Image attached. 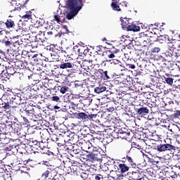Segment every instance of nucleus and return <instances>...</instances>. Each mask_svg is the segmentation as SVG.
<instances>
[{
    "instance_id": "nucleus-16",
    "label": "nucleus",
    "mask_w": 180,
    "mask_h": 180,
    "mask_svg": "<svg viewBox=\"0 0 180 180\" xmlns=\"http://www.w3.org/2000/svg\"><path fill=\"white\" fill-rule=\"evenodd\" d=\"M2 109H4V110H6V112H9V110H11V108H12V104L11 103V101H4V103H2Z\"/></svg>"
},
{
    "instance_id": "nucleus-1",
    "label": "nucleus",
    "mask_w": 180,
    "mask_h": 180,
    "mask_svg": "<svg viewBox=\"0 0 180 180\" xmlns=\"http://www.w3.org/2000/svg\"><path fill=\"white\" fill-rule=\"evenodd\" d=\"M66 6L69 9H70V13H68L66 15L68 20H71L74 16L78 15V12L82 9V0H68L66 2Z\"/></svg>"
},
{
    "instance_id": "nucleus-58",
    "label": "nucleus",
    "mask_w": 180,
    "mask_h": 180,
    "mask_svg": "<svg viewBox=\"0 0 180 180\" xmlns=\"http://www.w3.org/2000/svg\"><path fill=\"white\" fill-rule=\"evenodd\" d=\"M175 117H179L180 116V111H177L176 112L174 113Z\"/></svg>"
},
{
    "instance_id": "nucleus-28",
    "label": "nucleus",
    "mask_w": 180,
    "mask_h": 180,
    "mask_svg": "<svg viewBox=\"0 0 180 180\" xmlns=\"http://www.w3.org/2000/svg\"><path fill=\"white\" fill-rule=\"evenodd\" d=\"M146 36H147V37H154L155 39H157V33L155 32H150L148 30H147V32H146Z\"/></svg>"
},
{
    "instance_id": "nucleus-48",
    "label": "nucleus",
    "mask_w": 180,
    "mask_h": 180,
    "mask_svg": "<svg viewBox=\"0 0 180 180\" xmlns=\"http://www.w3.org/2000/svg\"><path fill=\"white\" fill-rule=\"evenodd\" d=\"M52 100L54 101V102H60V97L57 96H53Z\"/></svg>"
},
{
    "instance_id": "nucleus-23",
    "label": "nucleus",
    "mask_w": 180,
    "mask_h": 180,
    "mask_svg": "<svg viewBox=\"0 0 180 180\" xmlns=\"http://www.w3.org/2000/svg\"><path fill=\"white\" fill-rule=\"evenodd\" d=\"M65 147L68 151H70V153H72V151H74V148H75V145L74 146V144H71V143L68 142L66 143Z\"/></svg>"
},
{
    "instance_id": "nucleus-55",
    "label": "nucleus",
    "mask_w": 180,
    "mask_h": 180,
    "mask_svg": "<svg viewBox=\"0 0 180 180\" xmlns=\"http://www.w3.org/2000/svg\"><path fill=\"white\" fill-rule=\"evenodd\" d=\"M25 19H32V15L29 14H26L23 16Z\"/></svg>"
},
{
    "instance_id": "nucleus-50",
    "label": "nucleus",
    "mask_w": 180,
    "mask_h": 180,
    "mask_svg": "<svg viewBox=\"0 0 180 180\" xmlns=\"http://www.w3.org/2000/svg\"><path fill=\"white\" fill-rule=\"evenodd\" d=\"M108 57L110 60H113V58H116V56H115L114 53H112L108 55Z\"/></svg>"
},
{
    "instance_id": "nucleus-6",
    "label": "nucleus",
    "mask_w": 180,
    "mask_h": 180,
    "mask_svg": "<svg viewBox=\"0 0 180 180\" xmlns=\"http://www.w3.org/2000/svg\"><path fill=\"white\" fill-rule=\"evenodd\" d=\"M12 108H17L18 105H22V98L19 96L12 97V101H10Z\"/></svg>"
},
{
    "instance_id": "nucleus-64",
    "label": "nucleus",
    "mask_w": 180,
    "mask_h": 180,
    "mask_svg": "<svg viewBox=\"0 0 180 180\" xmlns=\"http://www.w3.org/2000/svg\"><path fill=\"white\" fill-rule=\"evenodd\" d=\"M51 180H58V179H57V177L55 176L52 179H51Z\"/></svg>"
},
{
    "instance_id": "nucleus-33",
    "label": "nucleus",
    "mask_w": 180,
    "mask_h": 180,
    "mask_svg": "<svg viewBox=\"0 0 180 180\" xmlns=\"http://www.w3.org/2000/svg\"><path fill=\"white\" fill-rule=\"evenodd\" d=\"M106 62L112 64V65H116V64H119L120 63L117 59L106 60Z\"/></svg>"
},
{
    "instance_id": "nucleus-35",
    "label": "nucleus",
    "mask_w": 180,
    "mask_h": 180,
    "mask_svg": "<svg viewBox=\"0 0 180 180\" xmlns=\"http://www.w3.org/2000/svg\"><path fill=\"white\" fill-rule=\"evenodd\" d=\"M70 90V87L67 86H63L60 88V94H65V92H68V91Z\"/></svg>"
},
{
    "instance_id": "nucleus-59",
    "label": "nucleus",
    "mask_w": 180,
    "mask_h": 180,
    "mask_svg": "<svg viewBox=\"0 0 180 180\" xmlns=\"http://www.w3.org/2000/svg\"><path fill=\"white\" fill-rule=\"evenodd\" d=\"M98 72H99V73L101 74V76H103V74L105 73V71H103V70H99Z\"/></svg>"
},
{
    "instance_id": "nucleus-46",
    "label": "nucleus",
    "mask_w": 180,
    "mask_h": 180,
    "mask_svg": "<svg viewBox=\"0 0 180 180\" xmlns=\"http://www.w3.org/2000/svg\"><path fill=\"white\" fill-rule=\"evenodd\" d=\"M37 147H39V150L44 149V146H43V142H39Z\"/></svg>"
},
{
    "instance_id": "nucleus-13",
    "label": "nucleus",
    "mask_w": 180,
    "mask_h": 180,
    "mask_svg": "<svg viewBox=\"0 0 180 180\" xmlns=\"http://www.w3.org/2000/svg\"><path fill=\"white\" fill-rule=\"evenodd\" d=\"M106 89H108V88H106V86H103V85H99L98 86H96L94 89V92L95 94H102V92H105V91H106Z\"/></svg>"
},
{
    "instance_id": "nucleus-62",
    "label": "nucleus",
    "mask_w": 180,
    "mask_h": 180,
    "mask_svg": "<svg viewBox=\"0 0 180 180\" xmlns=\"http://www.w3.org/2000/svg\"><path fill=\"white\" fill-rule=\"evenodd\" d=\"M2 139H5V135L4 134H0V140Z\"/></svg>"
},
{
    "instance_id": "nucleus-31",
    "label": "nucleus",
    "mask_w": 180,
    "mask_h": 180,
    "mask_svg": "<svg viewBox=\"0 0 180 180\" xmlns=\"http://www.w3.org/2000/svg\"><path fill=\"white\" fill-rule=\"evenodd\" d=\"M35 41H37L39 45H41L42 43H44V39L40 37V34L36 36Z\"/></svg>"
},
{
    "instance_id": "nucleus-56",
    "label": "nucleus",
    "mask_w": 180,
    "mask_h": 180,
    "mask_svg": "<svg viewBox=\"0 0 180 180\" xmlns=\"http://www.w3.org/2000/svg\"><path fill=\"white\" fill-rule=\"evenodd\" d=\"M54 19L56 20V22H60V15H55Z\"/></svg>"
},
{
    "instance_id": "nucleus-37",
    "label": "nucleus",
    "mask_w": 180,
    "mask_h": 180,
    "mask_svg": "<svg viewBox=\"0 0 180 180\" xmlns=\"http://www.w3.org/2000/svg\"><path fill=\"white\" fill-rule=\"evenodd\" d=\"M165 81L169 85H172L174 84V79L171 77H165Z\"/></svg>"
},
{
    "instance_id": "nucleus-47",
    "label": "nucleus",
    "mask_w": 180,
    "mask_h": 180,
    "mask_svg": "<svg viewBox=\"0 0 180 180\" xmlns=\"http://www.w3.org/2000/svg\"><path fill=\"white\" fill-rule=\"evenodd\" d=\"M126 160L129 162V164H131V165L133 164V158H131V157L127 156Z\"/></svg>"
},
{
    "instance_id": "nucleus-29",
    "label": "nucleus",
    "mask_w": 180,
    "mask_h": 180,
    "mask_svg": "<svg viewBox=\"0 0 180 180\" xmlns=\"http://www.w3.org/2000/svg\"><path fill=\"white\" fill-rule=\"evenodd\" d=\"M128 23L129 22L127 20L124 21V20H121V25L122 26V29H127V30H128L129 26H130V25H129Z\"/></svg>"
},
{
    "instance_id": "nucleus-38",
    "label": "nucleus",
    "mask_w": 180,
    "mask_h": 180,
    "mask_svg": "<svg viewBox=\"0 0 180 180\" xmlns=\"http://www.w3.org/2000/svg\"><path fill=\"white\" fill-rule=\"evenodd\" d=\"M84 139H79V138L77 139V141L75 143L76 145L75 146H77V147H81V146H82V144H84Z\"/></svg>"
},
{
    "instance_id": "nucleus-49",
    "label": "nucleus",
    "mask_w": 180,
    "mask_h": 180,
    "mask_svg": "<svg viewBox=\"0 0 180 180\" xmlns=\"http://www.w3.org/2000/svg\"><path fill=\"white\" fill-rule=\"evenodd\" d=\"M52 141H57L58 140V137L56 134L52 135L51 138Z\"/></svg>"
},
{
    "instance_id": "nucleus-30",
    "label": "nucleus",
    "mask_w": 180,
    "mask_h": 180,
    "mask_svg": "<svg viewBox=\"0 0 180 180\" xmlns=\"http://www.w3.org/2000/svg\"><path fill=\"white\" fill-rule=\"evenodd\" d=\"M68 33V28L67 27L66 25L63 26L62 28V32H60V33L59 32L58 34L56 35V36H59V37H61V34H67Z\"/></svg>"
},
{
    "instance_id": "nucleus-15",
    "label": "nucleus",
    "mask_w": 180,
    "mask_h": 180,
    "mask_svg": "<svg viewBox=\"0 0 180 180\" xmlns=\"http://www.w3.org/2000/svg\"><path fill=\"white\" fill-rule=\"evenodd\" d=\"M72 67H74V64L69 62L63 63L60 65V68L61 70H65L67 68H72Z\"/></svg>"
},
{
    "instance_id": "nucleus-2",
    "label": "nucleus",
    "mask_w": 180,
    "mask_h": 180,
    "mask_svg": "<svg viewBox=\"0 0 180 180\" xmlns=\"http://www.w3.org/2000/svg\"><path fill=\"white\" fill-rule=\"evenodd\" d=\"M179 53L180 50L172 49V48H170L165 53H163L162 56L163 57H166V58H167V60H169V61H175V60H177L178 57L180 56Z\"/></svg>"
},
{
    "instance_id": "nucleus-10",
    "label": "nucleus",
    "mask_w": 180,
    "mask_h": 180,
    "mask_svg": "<svg viewBox=\"0 0 180 180\" xmlns=\"http://www.w3.org/2000/svg\"><path fill=\"white\" fill-rule=\"evenodd\" d=\"M155 41H159L160 43H163V41H169V37L167 34L164 35H157L156 39H154Z\"/></svg>"
},
{
    "instance_id": "nucleus-26",
    "label": "nucleus",
    "mask_w": 180,
    "mask_h": 180,
    "mask_svg": "<svg viewBox=\"0 0 180 180\" xmlns=\"http://www.w3.org/2000/svg\"><path fill=\"white\" fill-rule=\"evenodd\" d=\"M51 53H50V56H56V55H59L61 56V50H58V49L56 48H51Z\"/></svg>"
},
{
    "instance_id": "nucleus-11",
    "label": "nucleus",
    "mask_w": 180,
    "mask_h": 180,
    "mask_svg": "<svg viewBox=\"0 0 180 180\" xmlns=\"http://www.w3.org/2000/svg\"><path fill=\"white\" fill-rule=\"evenodd\" d=\"M169 47L173 50H180V41H174L169 43Z\"/></svg>"
},
{
    "instance_id": "nucleus-20",
    "label": "nucleus",
    "mask_w": 180,
    "mask_h": 180,
    "mask_svg": "<svg viewBox=\"0 0 180 180\" xmlns=\"http://www.w3.org/2000/svg\"><path fill=\"white\" fill-rule=\"evenodd\" d=\"M86 157H87V160H89V161H91V162L96 161V159L95 158V152L89 153L88 155H86Z\"/></svg>"
},
{
    "instance_id": "nucleus-19",
    "label": "nucleus",
    "mask_w": 180,
    "mask_h": 180,
    "mask_svg": "<svg viewBox=\"0 0 180 180\" xmlns=\"http://www.w3.org/2000/svg\"><path fill=\"white\" fill-rule=\"evenodd\" d=\"M6 66H4V65H0V79L4 78V75L6 74Z\"/></svg>"
},
{
    "instance_id": "nucleus-52",
    "label": "nucleus",
    "mask_w": 180,
    "mask_h": 180,
    "mask_svg": "<svg viewBox=\"0 0 180 180\" xmlns=\"http://www.w3.org/2000/svg\"><path fill=\"white\" fill-rule=\"evenodd\" d=\"M22 119H23L24 124H28L29 120H27V118H26V117H22Z\"/></svg>"
},
{
    "instance_id": "nucleus-39",
    "label": "nucleus",
    "mask_w": 180,
    "mask_h": 180,
    "mask_svg": "<svg viewBox=\"0 0 180 180\" xmlns=\"http://www.w3.org/2000/svg\"><path fill=\"white\" fill-rule=\"evenodd\" d=\"M49 174H50V171L46 170L45 172H44L41 175L42 179H46L49 176Z\"/></svg>"
},
{
    "instance_id": "nucleus-41",
    "label": "nucleus",
    "mask_w": 180,
    "mask_h": 180,
    "mask_svg": "<svg viewBox=\"0 0 180 180\" xmlns=\"http://www.w3.org/2000/svg\"><path fill=\"white\" fill-rule=\"evenodd\" d=\"M16 39V37H13L11 41H6L4 42L5 46H11V44H13V39Z\"/></svg>"
},
{
    "instance_id": "nucleus-32",
    "label": "nucleus",
    "mask_w": 180,
    "mask_h": 180,
    "mask_svg": "<svg viewBox=\"0 0 180 180\" xmlns=\"http://www.w3.org/2000/svg\"><path fill=\"white\" fill-rule=\"evenodd\" d=\"M111 7L113 11H117V12H120V11H122L120 9V6H119V4H115V3H111Z\"/></svg>"
},
{
    "instance_id": "nucleus-17",
    "label": "nucleus",
    "mask_w": 180,
    "mask_h": 180,
    "mask_svg": "<svg viewBox=\"0 0 180 180\" xmlns=\"http://www.w3.org/2000/svg\"><path fill=\"white\" fill-rule=\"evenodd\" d=\"M94 155L96 158V161L98 162H102L103 157L102 156V153L99 151H94Z\"/></svg>"
},
{
    "instance_id": "nucleus-34",
    "label": "nucleus",
    "mask_w": 180,
    "mask_h": 180,
    "mask_svg": "<svg viewBox=\"0 0 180 180\" xmlns=\"http://www.w3.org/2000/svg\"><path fill=\"white\" fill-rule=\"evenodd\" d=\"M6 25L7 27H13L15 25V22H13L12 20H7Z\"/></svg>"
},
{
    "instance_id": "nucleus-36",
    "label": "nucleus",
    "mask_w": 180,
    "mask_h": 180,
    "mask_svg": "<svg viewBox=\"0 0 180 180\" xmlns=\"http://www.w3.org/2000/svg\"><path fill=\"white\" fill-rule=\"evenodd\" d=\"M72 153H73V154H79L81 153V148L75 145V148Z\"/></svg>"
},
{
    "instance_id": "nucleus-4",
    "label": "nucleus",
    "mask_w": 180,
    "mask_h": 180,
    "mask_svg": "<svg viewBox=\"0 0 180 180\" xmlns=\"http://www.w3.org/2000/svg\"><path fill=\"white\" fill-rule=\"evenodd\" d=\"M157 150L159 153H162V151H172V150L175 151V150H176V147L169 143L160 144L157 146Z\"/></svg>"
},
{
    "instance_id": "nucleus-53",
    "label": "nucleus",
    "mask_w": 180,
    "mask_h": 180,
    "mask_svg": "<svg viewBox=\"0 0 180 180\" xmlns=\"http://www.w3.org/2000/svg\"><path fill=\"white\" fill-rule=\"evenodd\" d=\"M96 51L101 52L102 51V46H98L96 47Z\"/></svg>"
},
{
    "instance_id": "nucleus-5",
    "label": "nucleus",
    "mask_w": 180,
    "mask_h": 180,
    "mask_svg": "<svg viewBox=\"0 0 180 180\" xmlns=\"http://www.w3.org/2000/svg\"><path fill=\"white\" fill-rule=\"evenodd\" d=\"M96 116H98L96 114L86 115L85 112H79L77 113V117L79 120H88L89 119H94Z\"/></svg>"
},
{
    "instance_id": "nucleus-21",
    "label": "nucleus",
    "mask_w": 180,
    "mask_h": 180,
    "mask_svg": "<svg viewBox=\"0 0 180 180\" xmlns=\"http://www.w3.org/2000/svg\"><path fill=\"white\" fill-rule=\"evenodd\" d=\"M141 37L140 39V41H141L143 44V46H146V44H148V39H147V35L145 34H141Z\"/></svg>"
},
{
    "instance_id": "nucleus-43",
    "label": "nucleus",
    "mask_w": 180,
    "mask_h": 180,
    "mask_svg": "<svg viewBox=\"0 0 180 180\" xmlns=\"http://www.w3.org/2000/svg\"><path fill=\"white\" fill-rule=\"evenodd\" d=\"M102 77L104 79H110V77H109V76L108 75V71H106V70L104 72Z\"/></svg>"
},
{
    "instance_id": "nucleus-24",
    "label": "nucleus",
    "mask_w": 180,
    "mask_h": 180,
    "mask_svg": "<svg viewBox=\"0 0 180 180\" xmlns=\"http://www.w3.org/2000/svg\"><path fill=\"white\" fill-rule=\"evenodd\" d=\"M15 68L8 66V68L6 67V74H9L10 75H13L15 74Z\"/></svg>"
},
{
    "instance_id": "nucleus-22",
    "label": "nucleus",
    "mask_w": 180,
    "mask_h": 180,
    "mask_svg": "<svg viewBox=\"0 0 180 180\" xmlns=\"http://www.w3.org/2000/svg\"><path fill=\"white\" fill-rule=\"evenodd\" d=\"M127 30L130 32H140V27L136 25H129Z\"/></svg>"
},
{
    "instance_id": "nucleus-8",
    "label": "nucleus",
    "mask_w": 180,
    "mask_h": 180,
    "mask_svg": "<svg viewBox=\"0 0 180 180\" xmlns=\"http://www.w3.org/2000/svg\"><path fill=\"white\" fill-rule=\"evenodd\" d=\"M12 129L14 131V133L17 134V136H19V137H22V125L16 122H13Z\"/></svg>"
},
{
    "instance_id": "nucleus-27",
    "label": "nucleus",
    "mask_w": 180,
    "mask_h": 180,
    "mask_svg": "<svg viewBox=\"0 0 180 180\" xmlns=\"http://www.w3.org/2000/svg\"><path fill=\"white\" fill-rule=\"evenodd\" d=\"M70 162L72 164L71 169H73V171H77V167L78 165H79V162L75 161V160H70Z\"/></svg>"
},
{
    "instance_id": "nucleus-25",
    "label": "nucleus",
    "mask_w": 180,
    "mask_h": 180,
    "mask_svg": "<svg viewBox=\"0 0 180 180\" xmlns=\"http://www.w3.org/2000/svg\"><path fill=\"white\" fill-rule=\"evenodd\" d=\"M60 57H61V55H51L50 62L56 63V61H59Z\"/></svg>"
},
{
    "instance_id": "nucleus-3",
    "label": "nucleus",
    "mask_w": 180,
    "mask_h": 180,
    "mask_svg": "<svg viewBox=\"0 0 180 180\" xmlns=\"http://www.w3.org/2000/svg\"><path fill=\"white\" fill-rule=\"evenodd\" d=\"M114 131L116 133L118 139L127 140L130 136V131L126 128H115Z\"/></svg>"
},
{
    "instance_id": "nucleus-61",
    "label": "nucleus",
    "mask_w": 180,
    "mask_h": 180,
    "mask_svg": "<svg viewBox=\"0 0 180 180\" xmlns=\"http://www.w3.org/2000/svg\"><path fill=\"white\" fill-rule=\"evenodd\" d=\"M108 112H113L115 110V108H108Z\"/></svg>"
},
{
    "instance_id": "nucleus-45",
    "label": "nucleus",
    "mask_w": 180,
    "mask_h": 180,
    "mask_svg": "<svg viewBox=\"0 0 180 180\" xmlns=\"http://www.w3.org/2000/svg\"><path fill=\"white\" fill-rule=\"evenodd\" d=\"M161 51V49L158 47H155L152 49V53H159Z\"/></svg>"
},
{
    "instance_id": "nucleus-54",
    "label": "nucleus",
    "mask_w": 180,
    "mask_h": 180,
    "mask_svg": "<svg viewBox=\"0 0 180 180\" xmlns=\"http://www.w3.org/2000/svg\"><path fill=\"white\" fill-rule=\"evenodd\" d=\"M112 4L120 5V0H112Z\"/></svg>"
},
{
    "instance_id": "nucleus-63",
    "label": "nucleus",
    "mask_w": 180,
    "mask_h": 180,
    "mask_svg": "<svg viewBox=\"0 0 180 180\" xmlns=\"http://www.w3.org/2000/svg\"><path fill=\"white\" fill-rule=\"evenodd\" d=\"M32 143L37 147V145L39 144V142H37V141H32Z\"/></svg>"
},
{
    "instance_id": "nucleus-44",
    "label": "nucleus",
    "mask_w": 180,
    "mask_h": 180,
    "mask_svg": "<svg viewBox=\"0 0 180 180\" xmlns=\"http://www.w3.org/2000/svg\"><path fill=\"white\" fill-rule=\"evenodd\" d=\"M68 57V54L65 51L60 50V57Z\"/></svg>"
},
{
    "instance_id": "nucleus-7",
    "label": "nucleus",
    "mask_w": 180,
    "mask_h": 180,
    "mask_svg": "<svg viewBox=\"0 0 180 180\" xmlns=\"http://www.w3.org/2000/svg\"><path fill=\"white\" fill-rule=\"evenodd\" d=\"M135 110L139 116H144L148 114V108L147 107L135 108Z\"/></svg>"
},
{
    "instance_id": "nucleus-18",
    "label": "nucleus",
    "mask_w": 180,
    "mask_h": 180,
    "mask_svg": "<svg viewBox=\"0 0 180 180\" xmlns=\"http://www.w3.org/2000/svg\"><path fill=\"white\" fill-rule=\"evenodd\" d=\"M25 116L33 117L34 115V110L33 109V108H25Z\"/></svg>"
},
{
    "instance_id": "nucleus-42",
    "label": "nucleus",
    "mask_w": 180,
    "mask_h": 180,
    "mask_svg": "<svg viewBox=\"0 0 180 180\" xmlns=\"http://www.w3.org/2000/svg\"><path fill=\"white\" fill-rule=\"evenodd\" d=\"M94 179L95 180H101V179H103V176H102V174H95L94 175Z\"/></svg>"
},
{
    "instance_id": "nucleus-40",
    "label": "nucleus",
    "mask_w": 180,
    "mask_h": 180,
    "mask_svg": "<svg viewBox=\"0 0 180 180\" xmlns=\"http://www.w3.org/2000/svg\"><path fill=\"white\" fill-rule=\"evenodd\" d=\"M13 46H14L15 49H18V50L20 48V44H19V41H13Z\"/></svg>"
},
{
    "instance_id": "nucleus-51",
    "label": "nucleus",
    "mask_w": 180,
    "mask_h": 180,
    "mask_svg": "<svg viewBox=\"0 0 180 180\" xmlns=\"http://www.w3.org/2000/svg\"><path fill=\"white\" fill-rule=\"evenodd\" d=\"M127 67L128 68H131V70H134V68H136V65H134V64H128Z\"/></svg>"
},
{
    "instance_id": "nucleus-57",
    "label": "nucleus",
    "mask_w": 180,
    "mask_h": 180,
    "mask_svg": "<svg viewBox=\"0 0 180 180\" xmlns=\"http://www.w3.org/2000/svg\"><path fill=\"white\" fill-rule=\"evenodd\" d=\"M54 33V32H53V31H49V32H46V34L48 35V36H53V34Z\"/></svg>"
},
{
    "instance_id": "nucleus-60",
    "label": "nucleus",
    "mask_w": 180,
    "mask_h": 180,
    "mask_svg": "<svg viewBox=\"0 0 180 180\" xmlns=\"http://www.w3.org/2000/svg\"><path fill=\"white\" fill-rule=\"evenodd\" d=\"M8 127H10L11 129H13V124L12 122H8Z\"/></svg>"
},
{
    "instance_id": "nucleus-12",
    "label": "nucleus",
    "mask_w": 180,
    "mask_h": 180,
    "mask_svg": "<svg viewBox=\"0 0 180 180\" xmlns=\"http://www.w3.org/2000/svg\"><path fill=\"white\" fill-rule=\"evenodd\" d=\"M129 167L126 165V164H119L118 165V171H120L122 174H124V172H127L129 171Z\"/></svg>"
},
{
    "instance_id": "nucleus-14",
    "label": "nucleus",
    "mask_w": 180,
    "mask_h": 180,
    "mask_svg": "<svg viewBox=\"0 0 180 180\" xmlns=\"http://www.w3.org/2000/svg\"><path fill=\"white\" fill-rule=\"evenodd\" d=\"M132 179H133V180H142V179H143V175H141V174L139 171L132 172Z\"/></svg>"
},
{
    "instance_id": "nucleus-9",
    "label": "nucleus",
    "mask_w": 180,
    "mask_h": 180,
    "mask_svg": "<svg viewBox=\"0 0 180 180\" xmlns=\"http://www.w3.org/2000/svg\"><path fill=\"white\" fill-rule=\"evenodd\" d=\"M68 137H69L68 143H70V144L75 146V143L78 141L79 136L75 134V133H71Z\"/></svg>"
}]
</instances>
